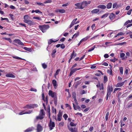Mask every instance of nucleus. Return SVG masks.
<instances>
[{"instance_id":"nucleus-22","label":"nucleus","mask_w":132,"mask_h":132,"mask_svg":"<svg viewBox=\"0 0 132 132\" xmlns=\"http://www.w3.org/2000/svg\"><path fill=\"white\" fill-rule=\"evenodd\" d=\"M44 118V117L42 116H41L39 114V115L38 116H37L36 117V119L37 120L38 119H40L41 120L43 119Z\"/></svg>"},{"instance_id":"nucleus-8","label":"nucleus","mask_w":132,"mask_h":132,"mask_svg":"<svg viewBox=\"0 0 132 132\" xmlns=\"http://www.w3.org/2000/svg\"><path fill=\"white\" fill-rule=\"evenodd\" d=\"M109 18L112 21L115 18V15L113 13H111L110 14Z\"/></svg>"},{"instance_id":"nucleus-39","label":"nucleus","mask_w":132,"mask_h":132,"mask_svg":"<svg viewBox=\"0 0 132 132\" xmlns=\"http://www.w3.org/2000/svg\"><path fill=\"white\" fill-rule=\"evenodd\" d=\"M52 2V1L51 0H48L45 1V2H44V4H46L47 3H51Z\"/></svg>"},{"instance_id":"nucleus-52","label":"nucleus","mask_w":132,"mask_h":132,"mask_svg":"<svg viewBox=\"0 0 132 132\" xmlns=\"http://www.w3.org/2000/svg\"><path fill=\"white\" fill-rule=\"evenodd\" d=\"M60 71V69H57V70L56 71V73H55V75H57L59 73V72Z\"/></svg>"},{"instance_id":"nucleus-31","label":"nucleus","mask_w":132,"mask_h":132,"mask_svg":"<svg viewBox=\"0 0 132 132\" xmlns=\"http://www.w3.org/2000/svg\"><path fill=\"white\" fill-rule=\"evenodd\" d=\"M119 70L121 74L122 75L123 73V68L122 67H120Z\"/></svg>"},{"instance_id":"nucleus-58","label":"nucleus","mask_w":132,"mask_h":132,"mask_svg":"<svg viewBox=\"0 0 132 132\" xmlns=\"http://www.w3.org/2000/svg\"><path fill=\"white\" fill-rule=\"evenodd\" d=\"M61 48L62 49H64L65 47V46L64 44H62L60 45Z\"/></svg>"},{"instance_id":"nucleus-20","label":"nucleus","mask_w":132,"mask_h":132,"mask_svg":"<svg viewBox=\"0 0 132 132\" xmlns=\"http://www.w3.org/2000/svg\"><path fill=\"white\" fill-rule=\"evenodd\" d=\"M99 11V10L97 9H96L93 10L91 11V13H96L98 12Z\"/></svg>"},{"instance_id":"nucleus-59","label":"nucleus","mask_w":132,"mask_h":132,"mask_svg":"<svg viewBox=\"0 0 132 132\" xmlns=\"http://www.w3.org/2000/svg\"><path fill=\"white\" fill-rule=\"evenodd\" d=\"M132 11V9L130 10L129 11H128V12L127 13V14L128 15H130L131 14V12Z\"/></svg>"},{"instance_id":"nucleus-18","label":"nucleus","mask_w":132,"mask_h":132,"mask_svg":"<svg viewBox=\"0 0 132 132\" xmlns=\"http://www.w3.org/2000/svg\"><path fill=\"white\" fill-rule=\"evenodd\" d=\"M30 17L28 15H26L24 16V21L25 22L26 20H28V19H29Z\"/></svg>"},{"instance_id":"nucleus-6","label":"nucleus","mask_w":132,"mask_h":132,"mask_svg":"<svg viewBox=\"0 0 132 132\" xmlns=\"http://www.w3.org/2000/svg\"><path fill=\"white\" fill-rule=\"evenodd\" d=\"M49 126L50 127V130L52 129V128L55 126V123L54 122H52L51 120H50V123L49 125Z\"/></svg>"},{"instance_id":"nucleus-30","label":"nucleus","mask_w":132,"mask_h":132,"mask_svg":"<svg viewBox=\"0 0 132 132\" xmlns=\"http://www.w3.org/2000/svg\"><path fill=\"white\" fill-rule=\"evenodd\" d=\"M26 112L25 110L23 111H21L18 113L19 115H21L23 114H26Z\"/></svg>"},{"instance_id":"nucleus-16","label":"nucleus","mask_w":132,"mask_h":132,"mask_svg":"<svg viewBox=\"0 0 132 132\" xmlns=\"http://www.w3.org/2000/svg\"><path fill=\"white\" fill-rule=\"evenodd\" d=\"M97 8H101L102 9H104L106 8V6L104 5H101L98 6H97Z\"/></svg>"},{"instance_id":"nucleus-32","label":"nucleus","mask_w":132,"mask_h":132,"mask_svg":"<svg viewBox=\"0 0 132 132\" xmlns=\"http://www.w3.org/2000/svg\"><path fill=\"white\" fill-rule=\"evenodd\" d=\"M47 111L49 113V114L50 116L51 114V113L50 112V106H48L47 109Z\"/></svg>"},{"instance_id":"nucleus-10","label":"nucleus","mask_w":132,"mask_h":132,"mask_svg":"<svg viewBox=\"0 0 132 132\" xmlns=\"http://www.w3.org/2000/svg\"><path fill=\"white\" fill-rule=\"evenodd\" d=\"M5 76L7 77L14 78H15V76L13 75L12 73H9L6 74L5 75Z\"/></svg>"},{"instance_id":"nucleus-7","label":"nucleus","mask_w":132,"mask_h":132,"mask_svg":"<svg viewBox=\"0 0 132 132\" xmlns=\"http://www.w3.org/2000/svg\"><path fill=\"white\" fill-rule=\"evenodd\" d=\"M14 42L18 43V44L21 45H24V44L19 39H15L14 40Z\"/></svg>"},{"instance_id":"nucleus-26","label":"nucleus","mask_w":132,"mask_h":132,"mask_svg":"<svg viewBox=\"0 0 132 132\" xmlns=\"http://www.w3.org/2000/svg\"><path fill=\"white\" fill-rule=\"evenodd\" d=\"M112 5V3H109L107 5V8L109 9L111 8Z\"/></svg>"},{"instance_id":"nucleus-47","label":"nucleus","mask_w":132,"mask_h":132,"mask_svg":"<svg viewBox=\"0 0 132 132\" xmlns=\"http://www.w3.org/2000/svg\"><path fill=\"white\" fill-rule=\"evenodd\" d=\"M121 90V88H115L113 91V93H114L115 92L118 90Z\"/></svg>"},{"instance_id":"nucleus-21","label":"nucleus","mask_w":132,"mask_h":132,"mask_svg":"<svg viewBox=\"0 0 132 132\" xmlns=\"http://www.w3.org/2000/svg\"><path fill=\"white\" fill-rule=\"evenodd\" d=\"M82 6L84 8L87 5V2L86 1H84L82 3Z\"/></svg>"},{"instance_id":"nucleus-53","label":"nucleus","mask_w":132,"mask_h":132,"mask_svg":"<svg viewBox=\"0 0 132 132\" xmlns=\"http://www.w3.org/2000/svg\"><path fill=\"white\" fill-rule=\"evenodd\" d=\"M108 80L107 77L106 76H104V82H106Z\"/></svg>"},{"instance_id":"nucleus-41","label":"nucleus","mask_w":132,"mask_h":132,"mask_svg":"<svg viewBox=\"0 0 132 132\" xmlns=\"http://www.w3.org/2000/svg\"><path fill=\"white\" fill-rule=\"evenodd\" d=\"M76 94L75 92H73L72 94V96L73 98H76Z\"/></svg>"},{"instance_id":"nucleus-14","label":"nucleus","mask_w":132,"mask_h":132,"mask_svg":"<svg viewBox=\"0 0 132 132\" xmlns=\"http://www.w3.org/2000/svg\"><path fill=\"white\" fill-rule=\"evenodd\" d=\"M81 69V68H75L74 69H73V68H71L70 69V71L73 73L77 70H79Z\"/></svg>"},{"instance_id":"nucleus-50","label":"nucleus","mask_w":132,"mask_h":132,"mask_svg":"<svg viewBox=\"0 0 132 132\" xmlns=\"http://www.w3.org/2000/svg\"><path fill=\"white\" fill-rule=\"evenodd\" d=\"M29 90L34 91L35 92H36L37 91V90L36 89L33 88H31Z\"/></svg>"},{"instance_id":"nucleus-27","label":"nucleus","mask_w":132,"mask_h":132,"mask_svg":"<svg viewBox=\"0 0 132 132\" xmlns=\"http://www.w3.org/2000/svg\"><path fill=\"white\" fill-rule=\"evenodd\" d=\"M3 39H4L8 41L10 43H11L12 41L10 38H7L6 37H3Z\"/></svg>"},{"instance_id":"nucleus-4","label":"nucleus","mask_w":132,"mask_h":132,"mask_svg":"<svg viewBox=\"0 0 132 132\" xmlns=\"http://www.w3.org/2000/svg\"><path fill=\"white\" fill-rule=\"evenodd\" d=\"M42 127L39 124H38L37 126V132L41 131L43 130Z\"/></svg>"},{"instance_id":"nucleus-60","label":"nucleus","mask_w":132,"mask_h":132,"mask_svg":"<svg viewBox=\"0 0 132 132\" xmlns=\"http://www.w3.org/2000/svg\"><path fill=\"white\" fill-rule=\"evenodd\" d=\"M56 52V50L55 49L53 51L52 53V55H53V54H54Z\"/></svg>"},{"instance_id":"nucleus-55","label":"nucleus","mask_w":132,"mask_h":132,"mask_svg":"<svg viewBox=\"0 0 132 132\" xmlns=\"http://www.w3.org/2000/svg\"><path fill=\"white\" fill-rule=\"evenodd\" d=\"M1 20H6L7 21L9 22V19L7 18H3L2 17H1Z\"/></svg>"},{"instance_id":"nucleus-49","label":"nucleus","mask_w":132,"mask_h":132,"mask_svg":"<svg viewBox=\"0 0 132 132\" xmlns=\"http://www.w3.org/2000/svg\"><path fill=\"white\" fill-rule=\"evenodd\" d=\"M104 89L103 85V84L102 83L101 85V86H100V89L101 90H103Z\"/></svg>"},{"instance_id":"nucleus-34","label":"nucleus","mask_w":132,"mask_h":132,"mask_svg":"<svg viewBox=\"0 0 132 132\" xmlns=\"http://www.w3.org/2000/svg\"><path fill=\"white\" fill-rule=\"evenodd\" d=\"M24 49L26 50H27V51H31V48H27L26 47H24Z\"/></svg>"},{"instance_id":"nucleus-13","label":"nucleus","mask_w":132,"mask_h":132,"mask_svg":"<svg viewBox=\"0 0 132 132\" xmlns=\"http://www.w3.org/2000/svg\"><path fill=\"white\" fill-rule=\"evenodd\" d=\"M65 10L64 9H57L55 10V12H60L63 13L65 12Z\"/></svg>"},{"instance_id":"nucleus-54","label":"nucleus","mask_w":132,"mask_h":132,"mask_svg":"<svg viewBox=\"0 0 132 132\" xmlns=\"http://www.w3.org/2000/svg\"><path fill=\"white\" fill-rule=\"evenodd\" d=\"M35 12L36 13H40V14H42V12H41V11H40L39 10H35Z\"/></svg>"},{"instance_id":"nucleus-61","label":"nucleus","mask_w":132,"mask_h":132,"mask_svg":"<svg viewBox=\"0 0 132 132\" xmlns=\"http://www.w3.org/2000/svg\"><path fill=\"white\" fill-rule=\"evenodd\" d=\"M117 4L116 3H115L113 5V8L114 9L116 7L117 5Z\"/></svg>"},{"instance_id":"nucleus-57","label":"nucleus","mask_w":132,"mask_h":132,"mask_svg":"<svg viewBox=\"0 0 132 132\" xmlns=\"http://www.w3.org/2000/svg\"><path fill=\"white\" fill-rule=\"evenodd\" d=\"M62 113L60 111H59L58 114L57 116H59L60 117H62Z\"/></svg>"},{"instance_id":"nucleus-51","label":"nucleus","mask_w":132,"mask_h":132,"mask_svg":"<svg viewBox=\"0 0 132 132\" xmlns=\"http://www.w3.org/2000/svg\"><path fill=\"white\" fill-rule=\"evenodd\" d=\"M95 48V46H94V47H92L91 48L89 49L88 50V52H90L94 50Z\"/></svg>"},{"instance_id":"nucleus-40","label":"nucleus","mask_w":132,"mask_h":132,"mask_svg":"<svg viewBox=\"0 0 132 132\" xmlns=\"http://www.w3.org/2000/svg\"><path fill=\"white\" fill-rule=\"evenodd\" d=\"M125 54L123 53H121L120 54V57L123 58L125 56Z\"/></svg>"},{"instance_id":"nucleus-25","label":"nucleus","mask_w":132,"mask_h":132,"mask_svg":"<svg viewBox=\"0 0 132 132\" xmlns=\"http://www.w3.org/2000/svg\"><path fill=\"white\" fill-rule=\"evenodd\" d=\"M58 40H52V39H50L48 41V43L49 44H51L53 42H55L57 41Z\"/></svg>"},{"instance_id":"nucleus-1","label":"nucleus","mask_w":132,"mask_h":132,"mask_svg":"<svg viewBox=\"0 0 132 132\" xmlns=\"http://www.w3.org/2000/svg\"><path fill=\"white\" fill-rule=\"evenodd\" d=\"M49 28V26L48 25H45L39 26V29L42 30L43 32H46L47 29Z\"/></svg>"},{"instance_id":"nucleus-45","label":"nucleus","mask_w":132,"mask_h":132,"mask_svg":"<svg viewBox=\"0 0 132 132\" xmlns=\"http://www.w3.org/2000/svg\"><path fill=\"white\" fill-rule=\"evenodd\" d=\"M70 125L71 126H76V124L72 122H71L70 123Z\"/></svg>"},{"instance_id":"nucleus-9","label":"nucleus","mask_w":132,"mask_h":132,"mask_svg":"<svg viewBox=\"0 0 132 132\" xmlns=\"http://www.w3.org/2000/svg\"><path fill=\"white\" fill-rule=\"evenodd\" d=\"M75 5L77 6L79 9H83L84 8L82 6L81 3H78L75 4Z\"/></svg>"},{"instance_id":"nucleus-44","label":"nucleus","mask_w":132,"mask_h":132,"mask_svg":"<svg viewBox=\"0 0 132 132\" xmlns=\"http://www.w3.org/2000/svg\"><path fill=\"white\" fill-rule=\"evenodd\" d=\"M120 122L121 123L120 126L121 127V128H122L123 126H124L125 125V124L123 123V124H122L123 121L122 120H120Z\"/></svg>"},{"instance_id":"nucleus-28","label":"nucleus","mask_w":132,"mask_h":132,"mask_svg":"<svg viewBox=\"0 0 132 132\" xmlns=\"http://www.w3.org/2000/svg\"><path fill=\"white\" fill-rule=\"evenodd\" d=\"M79 35V32H78L76 33L72 37V38H73L74 37L76 38L77 36H78Z\"/></svg>"},{"instance_id":"nucleus-29","label":"nucleus","mask_w":132,"mask_h":132,"mask_svg":"<svg viewBox=\"0 0 132 132\" xmlns=\"http://www.w3.org/2000/svg\"><path fill=\"white\" fill-rule=\"evenodd\" d=\"M90 37L89 36H88L82 39L81 40L83 41H86L88 38H89Z\"/></svg>"},{"instance_id":"nucleus-23","label":"nucleus","mask_w":132,"mask_h":132,"mask_svg":"<svg viewBox=\"0 0 132 132\" xmlns=\"http://www.w3.org/2000/svg\"><path fill=\"white\" fill-rule=\"evenodd\" d=\"M39 114L42 116H43L45 115V113L43 109H42L40 110Z\"/></svg>"},{"instance_id":"nucleus-43","label":"nucleus","mask_w":132,"mask_h":132,"mask_svg":"<svg viewBox=\"0 0 132 132\" xmlns=\"http://www.w3.org/2000/svg\"><path fill=\"white\" fill-rule=\"evenodd\" d=\"M13 57L15 59H21L23 60V59H22L20 57H19L17 56H13Z\"/></svg>"},{"instance_id":"nucleus-48","label":"nucleus","mask_w":132,"mask_h":132,"mask_svg":"<svg viewBox=\"0 0 132 132\" xmlns=\"http://www.w3.org/2000/svg\"><path fill=\"white\" fill-rule=\"evenodd\" d=\"M126 44V43L125 42L121 43H118L116 44V45H122L124 44Z\"/></svg>"},{"instance_id":"nucleus-11","label":"nucleus","mask_w":132,"mask_h":132,"mask_svg":"<svg viewBox=\"0 0 132 132\" xmlns=\"http://www.w3.org/2000/svg\"><path fill=\"white\" fill-rule=\"evenodd\" d=\"M25 22L26 23H27L28 24H30V25H33L34 24V22L32 21L31 20H26Z\"/></svg>"},{"instance_id":"nucleus-63","label":"nucleus","mask_w":132,"mask_h":132,"mask_svg":"<svg viewBox=\"0 0 132 132\" xmlns=\"http://www.w3.org/2000/svg\"><path fill=\"white\" fill-rule=\"evenodd\" d=\"M95 24H93L92 26L91 27L92 30H94L95 28Z\"/></svg>"},{"instance_id":"nucleus-33","label":"nucleus","mask_w":132,"mask_h":132,"mask_svg":"<svg viewBox=\"0 0 132 132\" xmlns=\"http://www.w3.org/2000/svg\"><path fill=\"white\" fill-rule=\"evenodd\" d=\"M42 66L43 67L44 69H45L47 67V66L46 64L45 63H44L42 64Z\"/></svg>"},{"instance_id":"nucleus-12","label":"nucleus","mask_w":132,"mask_h":132,"mask_svg":"<svg viewBox=\"0 0 132 132\" xmlns=\"http://www.w3.org/2000/svg\"><path fill=\"white\" fill-rule=\"evenodd\" d=\"M113 90L112 87V86L108 85L107 87V91L112 92Z\"/></svg>"},{"instance_id":"nucleus-37","label":"nucleus","mask_w":132,"mask_h":132,"mask_svg":"<svg viewBox=\"0 0 132 132\" xmlns=\"http://www.w3.org/2000/svg\"><path fill=\"white\" fill-rule=\"evenodd\" d=\"M36 4H37L38 5L45 6V5L42 3H39L37 2L35 3Z\"/></svg>"},{"instance_id":"nucleus-5","label":"nucleus","mask_w":132,"mask_h":132,"mask_svg":"<svg viewBox=\"0 0 132 132\" xmlns=\"http://www.w3.org/2000/svg\"><path fill=\"white\" fill-rule=\"evenodd\" d=\"M49 95L51 96L52 97H54L55 96H56V93L53 92L51 90H50L49 91Z\"/></svg>"},{"instance_id":"nucleus-2","label":"nucleus","mask_w":132,"mask_h":132,"mask_svg":"<svg viewBox=\"0 0 132 132\" xmlns=\"http://www.w3.org/2000/svg\"><path fill=\"white\" fill-rule=\"evenodd\" d=\"M38 105L36 104L28 105L25 106L24 108H27L29 109H30L32 108H34L38 107Z\"/></svg>"},{"instance_id":"nucleus-46","label":"nucleus","mask_w":132,"mask_h":132,"mask_svg":"<svg viewBox=\"0 0 132 132\" xmlns=\"http://www.w3.org/2000/svg\"><path fill=\"white\" fill-rule=\"evenodd\" d=\"M33 19H35L38 20H41V18L38 17H34L33 18Z\"/></svg>"},{"instance_id":"nucleus-42","label":"nucleus","mask_w":132,"mask_h":132,"mask_svg":"<svg viewBox=\"0 0 132 132\" xmlns=\"http://www.w3.org/2000/svg\"><path fill=\"white\" fill-rule=\"evenodd\" d=\"M109 14V13H106V14H104L102 16H101V18H104L105 17H106L108 16V15Z\"/></svg>"},{"instance_id":"nucleus-62","label":"nucleus","mask_w":132,"mask_h":132,"mask_svg":"<svg viewBox=\"0 0 132 132\" xmlns=\"http://www.w3.org/2000/svg\"><path fill=\"white\" fill-rule=\"evenodd\" d=\"M121 94V93L120 92H119L118 93V95H117V97L118 98H120V97Z\"/></svg>"},{"instance_id":"nucleus-24","label":"nucleus","mask_w":132,"mask_h":132,"mask_svg":"<svg viewBox=\"0 0 132 132\" xmlns=\"http://www.w3.org/2000/svg\"><path fill=\"white\" fill-rule=\"evenodd\" d=\"M33 129V127H32L31 128H29L26 130L24 131V132H29L31 131H32V130Z\"/></svg>"},{"instance_id":"nucleus-3","label":"nucleus","mask_w":132,"mask_h":132,"mask_svg":"<svg viewBox=\"0 0 132 132\" xmlns=\"http://www.w3.org/2000/svg\"><path fill=\"white\" fill-rule=\"evenodd\" d=\"M77 20V18H76L74 19L71 22V23L70 26L69 28H71L74 24H77L78 23H79V21H77L76 22V21Z\"/></svg>"},{"instance_id":"nucleus-56","label":"nucleus","mask_w":132,"mask_h":132,"mask_svg":"<svg viewBox=\"0 0 132 132\" xmlns=\"http://www.w3.org/2000/svg\"><path fill=\"white\" fill-rule=\"evenodd\" d=\"M63 117L66 120L68 116L66 114H64L63 116Z\"/></svg>"},{"instance_id":"nucleus-19","label":"nucleus","mask_w":132,"mask_h":132,"mask_svg":"<svg viewBox=\"0 0 132 132\" xmlns=\"http://www.w3.org/2000/svg\"><path fill=\"white\" fill-rule=\"evenodd\" d=\"M111 92L107 91L106 97V100H108V97H110V96L111 94Z\"/></svg>"},{"instance_id":"nucleus-38","label":"nucleus","mask_w":132,"mask_h":132,"mask_svg":"<svg viewBox=\"0 0 132 132\" xmlns=\"http://www.w3.org/2000/svg\"><path fill=\"white\" fill-rule=\"evenodd\" d=\"M69 129L71 132H76V130L75 128H71Z\"/></svg>"},{"instance_id":"nucleus-35","label":"nucleus","mask_w":132,"mask_h":132,"mask_svg":"<svg viewBox=\"0 0 132 132\" xmlns=\"http://www.w3.org/2000/svg\"><path fill=\"white\" fill-rule=\"evenodd\" d=\"M54 103L55 104H56L57 103V98L56 96L54 97Z\"/></svg>"},{"instance_id":"nucleus-17","label":"nucleus","mask_w":132,"mask_h":132,"mask_svg":"<svg viewBox=\"0 0 132 132\" xmlns=\"http://www.w3.org/2000/svg\"><path fill=\"white\" fill-rule=\"evenodd\" d=\"M52 83L55 88H56L57 87V82L55 80H52Z\"/></svg>"},{"instance_id":"nucleus-64","label":"nucleus","mask_w":132,"mask_h":132,"mask_svg":"<svg viewBox=\"0 0 132 132\" xmlns=\"http://www.w3.org/2000/svg\"><path fill=\"white\" fill-rule=\"evenodd\" d=\"M130 20H128V21H126L124 25H127L128 23H130Z\"/></svg>"},{"instance_id":"nucleus-36","label":"nucleus","mask_w":132,"mask_h":132,"mask_svg":"<svg viewBox=\"0 0 132 132\" xmlns=\"http://www.w3.org/2000/svg\"><path fill=\"white\" fill-rule=\"evenodd\" d=\"M109 114V112H108L107 113L106 115L105 118V120H106V121H107L108 120Z\"/></svg>"},{"instance_id":"nucleus-15","label":"nucleus","mask_w":132,"mask_h":132,"mask_svg":"<svg viewBox=\"0 0 132 132\" xmlns=\"http://www.w3.org/2000/svg\"><path fill=\"white\" fill-rule=\"evenodd\" d=\"M124 83V82H119L117 83L116 86L117 87H120L123 86Z\"/></svg>"}]
</instances>
